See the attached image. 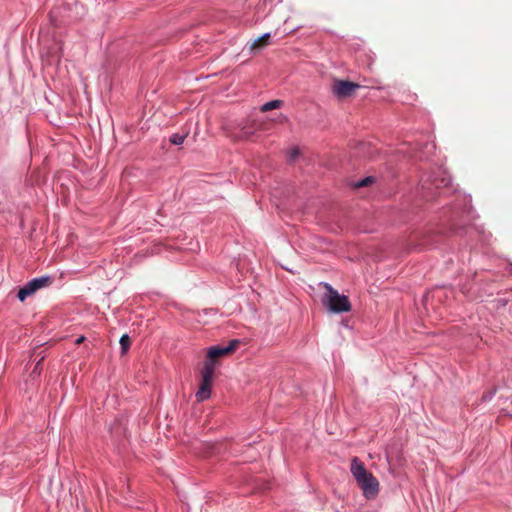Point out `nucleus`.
<instances>
[{
	"instance_id": "nucleus-1",
	"label": "nucleus",
	"mask_w": 512,
	"mask_h": 512,
	"mask_svg": "<svg viewBox=\"0 0 512 512\" xmlns=\"http://www.w3.org/2000/svg\"><path fill=\"white\" fill-rule=\"evenodd\" d=\"M351 473L366 499H374L378 495L379 481L357 457L351 461Z\"/></svg>"
},
{
	"instance_id": "nucleus-2",
	"label": "nucleus",
	"mask_w": 512,
	"mask_h": 512,
	"mask_svg": "<svg viewBox=\"0 0 512 512\" xmlns=\"http://www.w3.org/2000/svg\"><path fill=\"white\" fill-rule=\"evenodd\" d=\"M326 289V294L322 299V303L330 311L334 313L349 312L351 310V303L347 296L340 295L330 284L323 283Z\"/></svg>"
},
{
	"instance_id": "nucleus-3",
	"label": "nucleus",
	"mask_w": 512,
	"mask_h": 512,
	"mask_svg": "<svg viewBox=\"0 0 512 512\" xmlns=\"http://www.w3.org/2000/svg\"><path fill=\"white\" fill-rule=\"evenodd\" d=\"M213 378L214 368L212 367V364L204 363L201 370V383L195 395L198 402H203L210 397Z\"/></svg>"
},
{
	"instance_id": "nucleus-4",
	"label": "nucleus",
	"mask_w": 512,
	"mask_h": 512,
	"mask_svg": "<svg viewBox=\"0 0 512 512\" xmlns=\"http://www.w3.org/2000/svg\"><path fill=\"white\" fill-rule=\"evenodd\" d=\"M52 282L53 278L48 275L34 278L19 289L17 297L23 302L27 297L31 296L39 289L50 286Z\"/></svg>"
},
{
	"instance_id": "nucleus-5",
	"label": "nucleus",
	"mask_w": 512,
	"mask_h": 512,
	"mask_svg": "<svg viewBox=\"0 0 512 512\" xmlns=\"http://www.w3.org/2000/svg\"><path fill=\"white\" fill-rule=\"evenodd\" d=\"M240 341L237 339L231 340L227 346H213L207 351V360L204 363H211L215 369V365L221 357L233 353L239 346Z\"/></svg>"
},
{
	"instance_id": "nucleus-6",
	"label": "nucleus",
	"mask_w": 512,
	"mask_h": 512,
	"mask_svg": "<svg viewBox=\"0 0 512 512\" xmlns=\"http://www.w3.org/2000/svg\"><path fill=\"white\" fill-rule=\"evenodd\" d=\"M359 88V84L347 80H335L332 85V91L339 99L352 96Z\"/></svg>"
},
{
	"instance_id": "nucleus-7",
	"label": "nucleus",
	"mask_w": 512,
	"mask_h": 512,
	"mask_svg": "<svg viewBox=\"0 0 512 512\" xmlns=\"http://www.w3.org/2000/svg\"><path fill=\"white\" fill-rule=\"evenodd\" d=\"M269 39H270V33H266V34L262 35L261 37L254 40L251 43L250 50L257 51V50L263 49L264 47H266L269 44Z\"/></svg>"
},
{
	"instance_id": "nucleus-8",
	"label": "nucleus",
	"mask_w": 512,
	"mask_h": 512,
	"mask_svg": "<svg viewBox=\"0 0 512 512\" xmlns=\"http://www.w3.org/2000/svg\"><path fill=\"white\" fill-rule=\"evenodd\" d=\"M283 105L282 100H272L263 104L260 108L261 112H268L274 109H278Z\"/></svg>"
},
{
	"instance_id": "nucleus-9",
	"label": "nucleus",
	"mask_w": 512,
	"mask_h": 512,
	"mask_svg": "<svg viewBox=\"0 0 512 512\" xmlns=\"http://www.w3.org/2000/svg\"><path fill=\"white\" fill-rule=\"evenodd\" d=\"M255 129H256L255 121H252L250 126L244 125L241 128L242 137L243 138H249L254 133Z\"/></svg>"
},
{
	"instance_id": "nucleus-10",
	"label": "nucleus",
	"mask_w": 512,
	"mask_h": 512,
	"mask_svg": "<svg viewBox=\"0 0 512 512\" xmlns=\"http://www.w3.org/2000/svg\"><path fill=\"white\" fill-rule=\"evenodd\" d=\"M130 344H131L130 337L127 334L122 335V337L120 338V345H121L122 353L127 352V350L130 347Z\"/></svg>"
},
{
	"instance_id": "nucleus-11",
	"label": "nucleus",
	"mask_w": 512,
	"mask_h": 512,
	"mask_svg": "<svg viewBox=\"0 0 512 512\" xmlns=\"http://www.w3.org/2000/svg\"><path fill=\"white\" fill-rule=\"evenodd\" d=\"M185 140V136L181 134H173L170 138V142L174 145L182 144Z\"/></svg>"
},
{
	"instance_id": "nucleus-12",
	"label": "nucleus",
	"mask_w": 512,
	"mask_h": 512,
	"mask_svg": "<svg viewBox=\"0 0 512 512\" xmlns=\"http://www.w3.org/2000/svg\"><path fill=\"white\" fill-rule=\"evenodd\" d=\"M373 182H374V178L369 176V177H366V178L362 179L361 181H359L355 186L357 188L366 187V186L372 184Z\"/></svg>"
},
{
	"instance_id": "nucleus-13",
	"label": "nucleus",
	"mask_w": 512,
	"mask_h": 512,
	"mask_svg": "<svg viewBox=\"0 0 512 512\" xmlns=\"http://www.w3.org/2000/svg\"><path fill=\"white\" fill-rule=\"evenodd\" d=\"M42 360L43 358H41L35 365L33 371H32V374L34 375H39L41 373V370H42Z\"/></svg>"
},
{
	"instance_id": "nucleus-14",
	"label": "nucleus",
	"mask_w": 512,
	"mask_h": 512,
	"mask_svg": "<svg viewBox=\"0 0 512 512\" xmlns=\"http://www.w3.org/2000/svg\"><path fill=\"white\" fill-rule=\"evenodd\" d=\"M298 155H299V149L298 148H294V149L291 150L289 158H290L291 161H293V160H295L297 158Z\"/></svg>"
},
{
	"instance_id": "nucleus-15",
	"label": "nucleus",
	"mask_w": 512,
	"mask_h": 512,
	"mask_svg": "<svg viewBox=\"0 0 512 512\" xmlns=\"http://www.w3.org/2000/svg\"><path fill=\"white\" fill-rule=\"evenodd\" d=\"M85 340V338L83 336H80L79 338L76 339L75 343L76 344H80L82 343L83 341Z\"/></svg>"
}]
</instances>
